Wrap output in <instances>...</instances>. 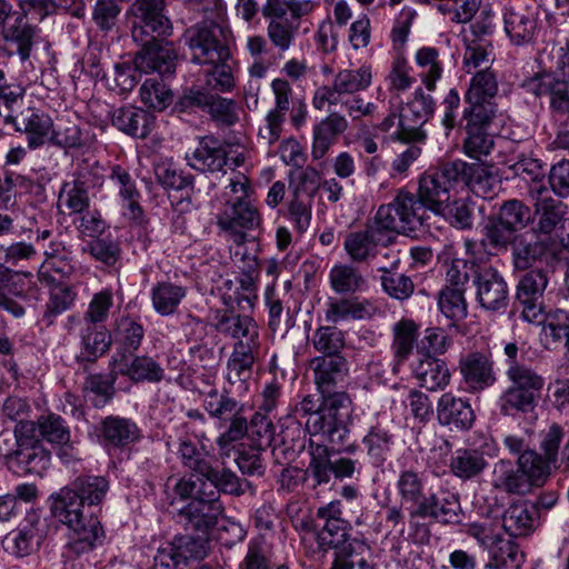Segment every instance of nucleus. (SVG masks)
<instances>
[{
	"instance_id": "1",
	"label": "nucleus",
	"mask_w": 569,
	"mask_h": 569,
	"mask_svg": "<svg viewBox=\"0 0 569 569\" xmlns=\"http://www.w3.org/2000/svg\"><path fill=\"white\" fill-rule=\"evenodd\" d=\"M221 199L223 206L216 216L217 226L233 243L243 244L247 232L259 228L262 222L249 178L234 172Z\"/></svg>"
},
{
	"instance_id": "2",
	"label": "nucleus",
	"mask_w": 569,
	"mask_h": 569,
	"mask_svg": "<svg viewBox=\"0 0 569 569\" xmlns=\"http://www.w3.org/2000/svg\"><path fill=\"white\" fill-rule=\"evenodd\" d=\"M78 492L69 486L50 496V511L67 528L68 547L76 553H84L101 543L104 537L99 519L86 513Z\"/></svg>"
},
{
	"instance_id": "3",
	"label": "nucleus",
	"mask_w": 569,
	"mask_h": 569,
	"mask_svg": "<svg viewBox=\"0 0 569 569\" xmlns=\"http://www.w3.org/2000/svg\"><path fill=\"white\" fill-rule=\"evenodd\" d=\"M296 411L303 417L309 416L306 429L311 436H322L328 442L337 446L347 442L352 401L346 392L328 396L322 406L313 396H305Z\"/></svg>"
},
{
	"instance_id": "4",
	"label": "nucleus",
	"mask_w": 569,
	"mask_h": 569,
	"mask_svg": "<svg viewBox=\"0 0 569 569\" xmlns=\"http://www.w3.org/2000/svg\"><path fill=\"white\" fill-rule=\"evenodd\" d=\"M508 387L498 398V407L503 416L532 412L541 398L545 378L530 366L510 362L506 370Z\"/></svg>"
},
{
	"instance_id": "5",
	"label": "nucleus",
	"mask_w": 569,
	"mask_h": 569,
	"mask_svg": "<svg viewBox=\"0 0 569 569\" xmlns=\"http://www.w3.org/2000/svg\"><path fill=\"white\" fill-rule=\"evenodd\" d=\"M372 67L362 64L357 69L339 70L330 86L316 89L311 103L316 110L323 111L327 107L337 106L343 98L367 90L372 83Z\"/></svg>"
},
{
	"instance_id": "6",
	"label": "nucleus",
	"mask_w": 569,
	"mask_h": 569,
	"mask_svg": "<svg viewBox=\"0 0 569 569\" xmlns=\"http://www.w3.org/2000/svg\"><path fill=\"white\" fill-rule=\"evenodd\" d=\"M512 254L517 269L526 270L532 267L543 269L556 260V238L531 230L516 239Z\"/></svg>"
},
{
	"instance_id": "7",
	"label": "nucleus",
	"mask_w": 569,
	"mask_h": 569,
	"mask_svg": "<svg viewBox=\"0 0 569 569\" xmlns=\"http://www.w3.org/2000/svg\"><path fill=\"white\" fill-rule=\"evenodd\" d=\"M218 31L216 24L194 26L186 30L183 42L193 63L214 64L228 57L227 48L217 38Z\"/></svg>"
},
{
	"instance_id": "8",
	"label": "nucleus",
	"mask_w": 569,
	"mask_h": 569,
	"mask_svg": "<svg viewBox=\"0 0 569 569\" xmlns=\"http://www.w3.org/2000/svg\"><path fill=\"white\" fill-rule=\"evenodd\" d=\"M498 92L496 74L490 70L477 72L470 80L469 88L465 94L468 104L463 116H472L478 121L480 118H496V104L493 98Z\"/></svg>"
},
{
	"instance_id": "9",
	"label": "nucleus",
	"mask_w": 569,
	"mask_h": 569,
	"mask_svg": "<svg viewBox=\"0 0 569 569\" xmlns=\"http://www.w3.org/2000/svg\"><path fill=\"white\" fill-rule=\"evenodd\" d=\"M178 511L189 528L207 536L218 525L224 508L219 493L211 491L196 496Z\"/></svg>"
},
{
	"instance_id": "10",
	"label": "nucleus",
	"mask_w": 569,
	"mask_h": 569,
	"mask_svg": "<svg viewBox=\"0 0 569 569\" xmlns=\"http://www.w3.org/2000/svg\"><path fill=\"white\" fill-rule=\"evenodd\" d=\"M111 375L123 376L131 382L158 383L164 378V369L152 357L133 356L124 350H117L110 360Z\"/></svg>"
},
{
	"instance_id": "11",
	"label": "nucleus",
	"mask_w": 569,
	"mask_h": 569,
	"mask_svg": "<svg viewBox=\"0 0 569 569\" xmlns=\"http://www.w3.org/2000/svg\"><path fill=\"white\" fill-rule=\"evenodd\" d=\"M479 305L493 312L505 311L509 301V289L503 277L493 268H485L473 279Z\"/></svg>"
},
{
	"instance_id": "12",
	"label": "nucleus",
	"mask_w": 569,
	"mask_h": 569,
	"mask_svg": "<svg viewBox=\"0 0 569 569\" xmlns=\"http://www.w3.org/2000/svg\"><path fill=\"white\" fill-rule=\"evenodd\" d=\"M459 372L465 389L470 393L481 392L497 381L492 359L479 351L470 352L459 360Z\"/></svg>"
},
{
	"instance_id": "13",
	"label": "nucleus",
	"mask_w": 569,
	"mask_h": 569,
	"mask_svg": "<svg viewBox=\"0 0 569 569\" xmlns=\"http://www.w3.org/2000/svg\"><path fill=\"white\" fill-rule=\"evenodd\" d=\"M177 53L171 43H162L151 37L134 57V66L142 73L157 72L171 76L176 71Z\"/></svg>"
},
{
	"instance_id": "14",
	"label": "nucleus",
	"mask_w": 569,
	"mask_h": 569,
	"mask_svg": "<svg viewBox=\"0 0 569 569\" xmlns=\"http://www.w3.org/2000/svg\"><path fill=\"white\" fill-rule=\"evenodd\" d=\"M131 10L141 24L139 28L134 27L132 31L136 40L143 41L138 32L152 36L170 34L171 22L166 13V0H136Z\"/></svg>"
},
{
	"instance_id": "15",
	"label": "nucleus",
	"mask_w": 569,
	"mask_h": 569,
	"mask_svg": "<svg viewBox=\"0 0 569 569\" xmlns=\"http://www.w3.org/2000/svg\"><path fill=\"white\" fill-rule=\"evenodd\" d=\"M531 194L535 199V212L538 217L537 224L532 231L556 238L555 233L559 226H563L567 204L555 199L545 187H539L537 190L531 189Z\"/></svg>"
},
{
	"instance_id": "16",
	"label": "nucleus",
	"mask_w": 569,
	"mask_h": 569,
	"mask_svg": "<svg viewBox=\"0 0 569 569\" xmlns=\"http://www.w3.org/2000/svg\"><path fill=\"white\" fill-rule=\"evenodd\" d=\"M437 419L450 430L466 431L473 426L476 416L469 399L446 392L437 402Z\"/></svg>"
},
{
	"instance_id": "17",
	"label": "nucleus",
	"mask_w": 569,
	"mask_h": 569,
	"mask_svg": "<svg viewBox=\"0 0 569 569\" xmlns=\"http://www.w3.org/2000/svg\"><path fill=\"white\" fill-rule=\"evenodd\" d=\"M262 14L267 19V36L274 48L281 52L288 51L296 38L298 31L297 19H292L283 13V9L278 0H273L270 6L262 7Z\"/></svg>"
},
{
	"instance_id": "18",
	"label": "nucleus",
	"mask_w": 569,
	"mask_h": 569,
	"mask_svg": "<svg viewBox=\"0 0 569 569\" xmlns=\"http://www.w3.org/2000/svg\"><path fill=\"white\" fill-rule=\"evenodd\" d=\"M348 127L349 122L346 116L336 111L316 123L312 129V159H322L338 138L347 131Z\"/></svg>"
},
{
	"instance_id": "19",
	"label": "nucleus",
	"mask_w": 569,
	"mask_h": 569,
	"mask_svg": "<svg viewBox=\"0 0 569 569\" xmlns=\"http://www.w3.org/2000/svg\"><path fill=\"white\" fill-rule=\"evenodd\" d=\"M521 87L537 97L548 96L552 108L565 111L569 107L568 82L550 72L536 73L522 81Z\"/></svg>"
},
{
	"instance_id": "20",
	"label": "nucleus",
	"mask_w": 569,
	"mask_h": 569,
	"mask_svg": "<svg viewBox=\"0 0 569 569\" xmlns=\"http://www.w3.org/2000/svg\"><path fill=\"white\" fill-rule=\"evenodd\" d=\"M223 142L214 137H203L191 153H187L188 164L202 172H219L227 166L228 154Z\"/></svg>"
},
{
	"instance_id": "21",
	"label": "nucleus",
	"mask_w": 569,
	"mask_h": 569,
	"mask_svg": "<svg viewBox=\"0 0 569 569\" xmlns=\"http://www.w3.org/2000/svg\"><path fill=\"white\" fill-rule=\"evenodd\" d=\"M110 180L118 190L123 217L132 221L140 220L143 214L140 206L141 194L131 174L122 167L114 166L111 169Z\"/></svg>"
},
{
	"instance_id": "22",
	"label": "nucleus",
	"mask_w": 569,
	"mask_h": 569,
	"mask_svg": "<svg viewBox=\"0 0 569 569\" xmlns=\"http://www.w3.org/2000/svg\"><path fill=\"white\" fill-rule=\"evenodd\" d=\"M53 123L48 113L29 109L16 121V130L24 133L28 147L36 150L49 144Z\"/></svg>"
},
{
	"instance_id": "23",
	"label": "nucleus",
	"mask_w": 569,
	"mask_h": 569,
	"mask_svg": "<svg viewBox=\"0 0 569 569\" xmlns=\"http://www.w3.org/2000/svg\"><path fill=\"white\" fill-rule=\"evenodd\" d=\"M459 498L455 493L447 492L441 498L436 493H430L420 501L411 515L421 518H432L443 523H455L459 521Z\"/></svg>"
},
{
	"instance_id": "24",
	"label": "nucleus",
	"mask_w": 569,
	"mask_h": 569,
	"mask_svg": "<svg viewBox=\"0 0 569 569\" xmlns=\"http://www.w3.org/2000/svg\"><path fill=\"white\" fill-rule=\"evenodd\" d=\"M538 510L528 501L511 503L502 515V528L515 538L527 537L536 529Z\"/></svg>"
},
{
	"instance_id": "25",
	"label": "nucleus",
	"mask_w": 569,
	"mask_h": 569,
	"mask_svg": "<svg viewBox=\"0 0 569 569\" xmlns=\"http://www.w3.org/2000/svg\"><path fill=\"white\" fill-rule=\"evenodd\" d=\"M377 312L376 306L359 297L331 300L326 310V319L332 323L350 320H367Z\"/></svg>"
},
{
	"instance_id": "26",
	"label": "nucleus",
	"mask_w": 569,
	"mask_h": 569,
	"mask_svg": "<svg viewBox=\"0 0 569 569\" xmlns=\"http://www.w3.org/2000/svg\"><path fill=\"white\" fill-rule=\"evenodd\" d=\"M490 483L496 490L508 495L523 496L530 492L520 468L507 459H500L493 465Z\"/></svg>"
},
{
	"instance_id": "27",
	"label": "nucleus",
	"mask_w": 569,
	"mask_h": 569,
	"mask_svg": "<svg viewBox=\"0 0 569 569\" xmlns=\"http://www.w3.org/2000/svg\"><path fill=\"white\" fill-rule=\"evenodd\" d=\"M463 117L467 120V137L463 142L465 153L473 159L488 156L493 149V140L487 134L486 129L495 118L485 117L477 121L472 116Z\"/></svg>"
},
{
	"instance_id": "28",
	"label": "nucleus",
	"mask_w": 569,
	"mask_h": 569,
	"mask_svg": "<svg viewBox=\"0 0 569 569\" xmlns=\"http://www.w3.org/2000/svg\"><path fill=\"white\" fill-rule=\"evenodd\" d=\"M412 373L419 385L430 391L443 389L450 381V371L446 362L430 356H423L413 363Z\"/></svg>"
},
{
	"instance_id": "29",
	"label": "nucleus",
	"mask_w": 569,
	"mask_h": 569,
	"mask_svg": "<svg viewBox=\"0 0 569 569\" xmlns=\"http://www.w3.org/2000/svg\"><path fill=\"white\" fill-rule=\"evenodd\" d=\"M220 332L236 339L234 345L248 348H259V327L249 316L232 315L223 317L217 325Z\"/></svg>"
},
{
	"instance_id": "30",
	"label": "nucleus",
	"mask_w": 569,
	"mask_h": 569,
	"mask_svg": "<svg viewBox=\"0 0 569 569\" xmlns=\"http://www.w3.org/2000/svg\"><path fill=\"white\" fill-rule=\"evenodd\" d=\"M79 357L86 361H96L110 348L112 339L103 325L83 322L80 329Z\"/></svg>"
},
{
	"instance_id": "31",
	"label": "nucleus",
	"mask_w": 569,
	"mask_h": 569,
	"mask_svg": "<svg viewBox=\"0 0 569 569\" xmlns=\"http://www.w3.org/2000/svg\"><path fill=\"white\" fill-rule=\"evenodd\" d=\"M315 383L319 391L328 397L331 390L343 380L346 376V361L340 357H317L312 361Z\"/></svg>"
},
{
	"instance_id": "32",
	"label": "nucleus",
	"mask_w": 569,
	"mask_h": 569,
	"mask_svg": "<svg viewBox=\"0 0 569 569\" xmlns=\"http://www.w3.org/2000/svg\"><path fill=\"white\" fill-rule=\"evenodd\" d=\"M112 124L129 136L142 139L151 131L153 117L136 107H122L113 111Z\"/></svg>"
},
{
	"instance_id": "33",
	"label": "nucleus",
	"mask_w": 569,
	"mask_h": 569,
	"mask_svg": "<svg viewBox=\"0 0 569 569\" xmlns=\"http://www.w3.org/2000/svg\"><path fill=\"white\" fill-rule=\"evenodd\" d=\"M343 249L353 262L371 260L379 251L377 231L371 228L350 231L345 237Z\"/></svg>"
},
{
	"instance_id": "34",
	"label": "nucleus",
	"mask_w": 569,
	"mask_h": 569,
	"mask_svg": "<svg viewBox=\"0 0 569 569\" xmlns=\"http://www.w3.org/2000/svg\"><path fill=\"white\" fill-rule=\"evenodd\" d=\"M517 466L531 491L545 485L556 463L535 450H527L518 457Z\"/></svg>"
},
{
	"instance_id": "35",
	"label": "nucleus",
	"mask_w": 569,
	"mask_h": 569,
	"mask_svg": "<svg viewBox=\"0 0 569 569\" xmlns=\"http://www.w3.org/2000/svg\"><path fill=\"white\" fill-rule=\"evenodd\" d=\"M90 197L87 180L82 172L71 181L63 183L58 198V207L69 214H79L89 209Z\"/></svg>"
},
{
	"instance_id": "36",
	"label": "nucleus",
	"mask_w": 569,
	"mask_h": 569,
	"mask_svg": "<svg viewBox=\"0 0 569 569\" xmlns=\"http://www.w3.org/2000/svg\"><path fill=\"white\" fill-rule=\"evenodd\" d=\"M487 467L488 462L482 452L467 448L457 449L449 463L451 473L463 481L480 476Z\"/></svg>"
},
{
	"instance_id": "37",
	"label": "nucleus",
	"mask_w": 569,
	"mask_h": 569,
	"mask_svg": "<svg viewBox=\"0 0 569 569\" xmlns=\"http://www.w3.org/2000/svg\"><path fill=\"white\" fill-rule=\"evenodd\" d=\"M101 436L108 446L119 448L136 442L141 433L132 420L108 417L102 421Z\"/></svg>"
},
{
	"instance_id": "38",
	"label": "nucleus",
	"mask_w": 569,
	"mask_h": 569,
	"mask_svg": "<svg viewBox=\"0 0 569 569\" xmlns=\"http://www.w3.org/2000/svg\"><path fill=\"white\" fill-rule=\"evenodd\" d=\"M0 34L6 41L17 43L18 54L22 61L29 59L36 29L28 23L24 12L13 14V19L0 31Z\"/></svg>"
},
{
	"instance_id": "39",
	"label": "nucleus",
	"mask_w": 569,
	"mask_h": 569,
	"mask_svg": "<svg viewBox=\"0 0 569 569\" xmlns=\"http://www.w3.org/2000/svg\"><path fill=\"white\" fill-rule=\"evenodd\" d=\"M331 289L339 295L361 292L367 289V280L361 271L347 263H337L329 271Z\"/></svg>"
},
{
	"instance_id": "40",
	"label": "nucleus",
	"mask_w": 569,
	"mask_h": 569,
	"mask_svg": "<svg viewBox=\"0 0 569 569\" xmlns=\"http://www.w3.org/2000/svg\"><path fill=\"white\" fill-rule=\"evenodd\" d=\"M450 189L433 172H426L419 180L417 198L427 211L436 212L450 199Z\"/></svg>"
},
{
	"instance_id": "41",
	"label": "nucleus",
	"mask_w": 569,
	"mask_h": 569,
	"mask_svg": "<svg viewBox=\"0 0 569 569\" xmlns=\"http://www.w3.org/2000/svg\"><path fill=\"white\" fill-rule=\"evenodd\" d=\"M38 520L26 519L18 529L3 539V548L16 557H24L32 551L33 541L39 537Z\"/></svg>"
},
{
	"instance_id": "42",
	"label": "nucleus",
	"mask_w": 569,
	"mask_h": 569,
	"mask_svg": "<svg viewBox=\"0 0 569 569\" xmlns=\"http://www.w3.org/2000/svg\"><path fill=\"white\" fill-rule=\"evenodd\" d=\"M187 290L182 286L171 282H159L151 289L153 309L161 316L172 315L186 297Z\"/></svg>"
},
{
	"instance_id": "43",
	"label": "nucleus",
	"mask_w": 569,
	"mask_h": 569,
	"mask_svg": "<svg viewBox=\"0 0 569 569\" xmlns=\"http://www.w3.org/2000/svg\"><path fill=\"white\" fill-rule=\"evenodd\" d=\"M204 440L208 439L206 435L202 433L199 437L200 447H198L189 439H180L178 448V455L181 459V463L200 476L208 472L210 467V462L208 460L209 450L204 445Z\"/></svg>"
},
{
	"instance_id": "44",
	"label": "nucleus",
	"mask_w": 569,
	"mask_h": 569,
	"mask_svg": "<svg viewBox=\"0 0 569 569\" xmlns=\"http://www.w3.org/2000/svg\"><path fill=\"white\" fill-rule=\"evenodd\" d=\"M569 332V313L565 310H551L545 315L541 322L540 341L550 349L561 342Z\"/></svg>"
},
{
	"instance_id": "45",
	"label": "nucleus",
	"mask_w": 569,
	"mask_h": 569,
	"mask_svg": "<svg viewBox=\"0 0 569 569\" xmlns=\"http://www.w3.org/2000/svg\"><path fill=\"white\" fill-rule=\"evenodd\" d=\"M392 332L395 361L400 365L408 359L417 343L418 325L413 320L401 319L393 325Z\"/></svg>"
},
{
	"instance_id": "46",
	"label": "nucleus",
	"mask_w": 569,
	"mask_h": 569,
	"mask_svg": "<svg viewBox=\"0 0 569 569\" xmlns=\"http://www.w3.org/2000/svg\"><path fill=\"white\" fill-rule=\"evenodd\" d=\"M259 348H248L234 345L227 363V380L230 383L244 381L251 375L252 366Z\"/></svg>"
},
{
	"instance_id": "47",
	"label": "nucleus",
	"mask_w": 569,
	"mask_h": 569,
	"mask_svg": "<svg viewBox=\"0 0 569 569\" xmlns=\"http://www.w3.org/2000/svg\"><path fill=\"white\" fill-rule=\"evenodd\" d=\"M308 452L310 460L307 471L310 473L316 485L328 483L331 479L333 467L330 449L325 445L310 441Z\"/></svg>"
},
{
	"instance_id": "48",
	"label": "nucleus",
	"mask_w": 569,
	"mask_h": 569,
	"mask_svg": "<svg viewBox=\"0 0 569 569\" xmlns=\"http://www.w3.org/2000/svg\"><path fill=\"white\" fill-rule=\"evenodd\" d=\"M74 489L84 505H100L109 490V481L102 476H80L69 486Z\"/></svg>"
},
{
	"instance_id": "49",
	"label": "nucleus",
	"mask_w": 569,
	"mask_h": 569,
	"mask_svg": "<svg viewBox=\"0 0 569 569\" xmlns=\"http://www.w3.org/2000/svg\"><path fill=\"white\" fill-rule=\"evenodd\" d=\"M397 198L408 233L410 234L425 226L428 219V211L417 196L405 189H400L397 193Z\"/></svg>"
},
{
	"instance_id": "50",
	"label": "nucleus",
	"mask_w": 569,
	"mask_h": 569,
	"mask_svg": "<svg viewBox=\"0 0 569 569\" xmlns=\"http://www.w3.org/2000/svg\"><path fill=\"white\" fill-rule=\"evenodd\" d=\"M89 143V134L70 121L53 123L49 144L61 149H81Z\"/></svg>"
},
{
	"instance_id": "51",
	"label": "nucleus",
	"mask_w": 569,
	"mask_h": 569,
	"mask_svg": "<svg viewBox=\"0 0 569 569\" xmlns=\"http://www.w3.org/2000/svg\"><path fill=\"white\" fill-rule=\"evenodd\" d=\"M490 561L488 569H520L525 561L523 553L519 550L517 543L511 540L500 539L490 550Z\"/></svg>"
},
{
	"instance_id": "52",
	"label": "nucleus",
	"mask_w": 569,
	"mask_h": 569,
	"mask_svg": "<svg viewBox=\"0 0 569 569\" xmlns=\"http://www.w3.org/2000/svg\"><path fill=\"white\" fill-rule=\"evenodd\" d=\"M503 24L507 36L516 44L529 41L536 28L533 19L509 7L503 9Z\"/></svg>"
},
{
	"instance_id": "53",
	"label": "nucleus",
	"mask_w": 569,
	"mask_h": 569,
	"mask_svg": "<svg viewBox=\"0 0 569 569\" xmlns=\"http://www.w3.org/2000/svg\"><path fill=\"white\" fill-rule=\"evenodd\" d=\"M415 60L417 66L422 70L421 79L429 91L435 90L436 82L442 77V62L439 59V52L431 47L420 48Z\"/></svg>"
},
{
	"instance_id": "54",
	"label": "nucleus",
	"mask_w": 569,
	"mask_h": 569,
	"mask_svg": "<svg viewBox=\"0 0 569 569\" xmlns=\"http://www.w3.org/2000/svg\"><path fill=\"white\" fill-rule=\"evenodd\" d=\"M396 486L402 502L419 505L427 497L423 476L417 471L410 469L400 471Z\"/></svg>"
},
{
	"instance_id": "55",
	"label": "nucleus",
	"mask_w": 569,
	"mask_h": 569,
	"mask_svg": "<svg viewBox=\"0 0 569 569\" xmlns=\"http://www.w3.org/2000/svg\"><path fill=\"white\" fill-rule=\"evenodd\" d=\"M157 181L164 188L182 190L192 183V179L183 172L171 159H161L153 166Z\"/></svg>"
},
{
	"instance_id": "56",
	"label": "nucleus",
	"mask_w": 569,
	"mask_h": 569,
	"mask_svg": "<svg viewBox=\"0 0 569 569\" xmlns=\"http://www.w3.org/2000/svg\"><path fill=\"white\" fill-rule=\"evenodd\" d=\"M440 311L452 321H460L467 316L465 289L446 286L439 295Z\"/></svg>"
},
{
	"instance_id": "57",
	"label": "nucleus",
	"mask_w": 569,
	"mask_h": 569,
	"mask_svg": "<svg viewBox=\"0 0 569 569\" xmlns=\"http://www.w3.org/2000/svg\"><path fill=\"white\" fill-rule=\"evenodd\" d=\"M548 284V278L543 269L539 268L526 273L517 287L519 302L537 301L542 299Z\"/></svg>"
},
{
	"instance_id": "58",
	"label": "nucleus",
	"mask_w": 569,
	"mask_h": 569,
	"mask_svg": "<svg viewBox=\"0 0 569 569\" xmlns=\"http://www.w3.org/2000/svg\"><path fill=\"white\" fill-rule=\"evenodd\" d=\"M140 98L147 107L161 111L172 102L170 89L157 79H147L140 88Z\"/></svg>"
},
{
	"instance_id": "59",
	"label": "nucleus",
	"mask_w": 569,
	"mask_h": 569,
	"mask_svg": "<svg viewBox=\"0 0 569 569\" xmlns=\"http://www.w3.org/2000/svg\"><path fill=\"white\" fill-rule=\"evenodd\" d=\"M34 425L42 438L52 446L66 443V440L70 438V430L64 420L56 413L39 417Z\"/></svg>"
},
{
	"instance_id": "60",
	"label": "nucleus",
	"mask_w": 569,
	"mask_h": 569,
	"mask_svg": "<svg viewBox=\"0 0 569 569\" xmlns=\"http://www.w3.org/2000/svg\"><path fill=\"white\" fill-rule=\"evenodd\" d=\"M350 530V521H322V527L318 532L319 545L322 548L335 549L348 547Z\"/></svg>"
},
{
	"instance_id": "61",
	"label": "nucleus",
	"mask_w": 569,
	"mask_h": 569,
	"mask_svg": "<svg viewBox=\"0 0 569 569\" xmlns=\"http://www.w3.org/2000/svg\"><path fill=\"white\" fill-rule=\"evenodd\" d=\"M368 456L376 463H382L390 452L392 445L391 435L379 427H372L363 438Z\"/></svg>"
},
{
	"instance_id": "62",
	"label": "nucleus",
	"mask_w": 569,
	"mask_h": 569,
	"mask_svg": "<svg viewBox=\"0 0 569 569\" xmlns=\"http://www.w3.org/2000/svg\"><path fill=\"white\" fill-rule=\"evenodd\" d=\"M375 223L382 230L409 234L400 211V204L397 196L388 204H382L378 208L375 216Z\"/></svg>"
},
{
	"instance_id": "63",
	"label": "nucleus",
	"mask_w": 569,
	"mask_h": 569,
	"mask_svg": "<svg viewBox=\"0 0 569 569\" xmlns=\"http://www.w3.org/2000/svg\"><path fill=\"white\" fill-rule=\"evenodd\" d=\"M240 569H270V550L262 537L251 539L247 546V553L239 565ZM278 569H288L279 566Z\"/></svg>"
},
{
	"instance_id": "64",
	"label": "nucleus",
	"mask_w": 569,
	"mask_h": 569,
	"mask_svg": "<svg viewBox=\"0 0 569 569\" xmlns=\"http://www.w3.org/2000/svg\"><path fill=\"white\" fill-rule=\"evenodd\" d=\"M503 226L512 232L525 228L530 220V212L519 200L506 201L499 210L497 218Z\"/></svg>"
}]
</instances>
